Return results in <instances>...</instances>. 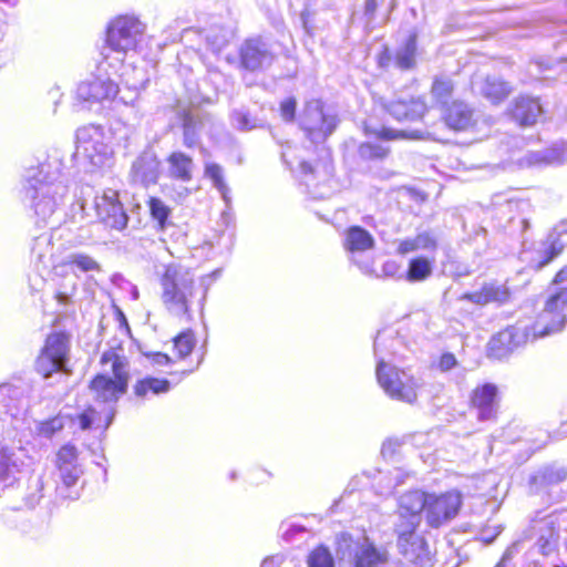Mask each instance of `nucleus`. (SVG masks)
<instances>
[{"instance_id": "obj_1", "label": "nucleus", "mask_w": 567, "mask_h": 567, "mask_svg": "<svg viewBox=\"0 0 567 567\" xmlns=\"http://www.w3.org/2000/svg\"><path fill=\"white\" fill-rule=\"evenodd\" d=\"M566 322L567 287H564L549 295L536 319H519L515 324L494 336L488 343V350L492 357L501 359L519 346L561 331Z\"/></svg>"}, {"instance_id": "obj_2", "label": "nucleus", "mask_w": 567, "mask_h": 567, "mask_svg": "<svg viewBox=\"0 0 567 567\" xmlns=\"http://www.w3.org/2000/svg\"><path fill=\"white\" fill-rule=\"evenodd\" d=\"M554 514L536 513L524 537L515 540L495 567H516L514 558L524 553L525 567H546V559L557 549L559 529Z\"/></svg>"}, {"instance_id": "obj_3", "label": "nucleus", "mask_w": 567, "mask_h": 567, "mask_svg": "<svg viewBox=\"0 0 567 567\" xmlns=\"http://www.w3.org/2000/svg\"><path fill=\"white\" fill-rule=\"evenodd\" d=\"M427 494L415 489L401 495L398 499V520L395 533L398 548L411 563L419 567H432V554L425 539L416 533L425 511Z\"/></svg>"}, {"instance_id": "obj_4", "label": "nucleus", "mask_w": 567, "mask_h": 567, "mask_svg": "<svg viewBox=\"0 0 567 567\" xmlns=\"http://www.w3.org/2000/svg\"><path fill=\"white\" fill-rule=\"evenodd\" d=\"M27 179L29 183L27 195L38 217L37 223L47 224L69 190L63 174V163L58 157H49L37 167H31Z\"/></svg>"}, {"instance_id": "obj_5", "label": "nucleus", "mask_w": 567, "mask_h": 567, "mask_svg": "<svg viewBox=\"0 0 567 567\" xmlns=\"http://www.w3.org/2000/svg\"><path fill=\"white\" fill-rule=\"evenodd\" d=\"M162 302L174 317L189 316L197 299L194 272L179 264L165 266L161 276Z\"/></svg>"}, {"instance_id": "obj_6", "label": "nucleus", "mask_w": 567, "mask_h": 567, "mask_svg": "<svg viewBox=\"0 0 567 567\" xmlns=\"http://www.w3.org/2000/svg\"><path fill=\"white\" fill-rule=\"evenodd\" d=\"M147 43L146 24L135 14H121L110 21L106 29V47L125 56L142 52Z\"/></svg>"}, {"instance_id": "obj_7", "label": "nucleus", "mask_w": 567, "mask_h": 567, "mask_svg": "<svg viewBox=\"0 0 567 567\" xmlns=\"http://www.w3.org/2000/svg\"><path fill=\"white\" fill-rule=\"evenodd\" d=\"M75 156L85 162L89 171L110 167L113 162L110 134L100 125L80 127L76 131Z\"/></svg>"}, {"instance_id": "obj_8", "label": "nucleus", "mask_w": 567, "mask_h": 567, "mask_svg": "<svg viewBox=\"0 0 567 567\" xmlns=\"http://www.w3.org/2000/svg\"><path fill=\"white\" fill-rule=\"evenodd\" d=\"M101 364L105 369L110 365L113 378L105 374L96 375L91 382V390L96 401L114 403L127 389L126 360L114 349H110L102 354Z\"/></svg>"}, {"instance_id": "obj_9", "label": "nucleus", "mask_w": 567, "mask_h": 567, "mask_svg": "<svg viewBox=\"0 0 567 567\" xmlns=\"http://www.w3.org/2000/svg\"><path fill=\"white\" fill-rule=\"evenodd\" d=\"M56 477L54 492L62 499H78L80 497L79 481L83 468L79 462L78 449L65 444L55 456Z\"/></svg>"}, {"instance_id": "obj_10", "label": "nucleus", "mask_w": 567, "mask_h": 567, "mask_svg": "<svg viewBox=\"0 0 567 567\" xmlns=\"http://www.w3.org/2000/svg\"><path fill=\"white\" fill-rule=\"evenodd\" d=\"M377 380L392 399L406 403L415 402L421 383L409 371L400 370L381 358L377 364Z\"/></svg>"}, {"instance_id": "obj_11", "label": "nucleus", "mask_w": 567, "mask_h": 567, "mask_svg": "<svg viewBox=\"0 0 567 567\" xmlns=\"http://www.w3.org/2000/svg\"><path fill=\"white\" fill-rule=\"evenodd\" d=\"M337 556L340 567H378L386 560L385 553L368 537L353 540L343 536L338 544Z\"/></svg>"}, {"instance_id": "obj_12", "label": "nucleus", "mask_w": 567, "mask_h": 567, "mask_svg": "<svg viewBox=\"0 0 567 567\" xmlns=\"http://www.w3.org/2000/svg\"><path fill=\"white\" fill-rule=\"evenodd\" d=\"M70 339L64 332H54L48 336L44 348L37 359V371L44 379L54 373L68 374Z\"/></svg>"}, {"instance_id": "obj_13", "label": "nucleus", "mask_w": 567, "mask_h": 567, "mask_svg": "<svg viewBox=\"0 0 567 567\" xmlns=\"http://www.w3.org/2000/svg\"><path fill=\"white\" fill-rule=\"evenodd\" d=\"M337 115L323 110L318 100L307 103L301 115L300 125L312 143L323 142L336 130Z\"/></svg>"}, {"instance_id": "obj_14", "label": "nucleus", "mask_w": 567, "mask_h": 567, "mask_svg": "<svg viewBox=\"0 0 567 567\" xmlns=\"http://www.w3.org/2000/svg\"><path fill=\"white\" fill-rule=\"evenodd\" d=\"M462 504L458 492H447L441 495L427 494L425 516L431 527H439L452 519Z\"/></svg>"}, {"instance_id": "obj_15", "label": "nucleus", "mask_w": 567, "mask_h": 567, "mask_svg": "<svg viewBox=\"0 0 567 567\" xmlns=\"http://www.w3.org/2000/svg\"><path fill=\"white\" fill-rule=\"evenodd\" d=\"M533 248L528 247L527 240H523L520 259L527 262L530 268L539 270L561 254L565 245L554 231L548 235L546 240L533 244Z\"/></svg>"}, {"instance_id": "obj_16", "label": "nucleus", "mask_w": 567, "mask_h": 567, "mask_svg": "<svg viewBox=\"0 0 567 567\" xmlns=\"http://www.w3.org/2000/svg\"><path fill=\"white\" fill-rule=\"evenodd\" d=\"M94 206L100 221L106 227L116 230H123L126 227L128 217L123 205L118 202L117 192L113 189L105 190L102 195L95 197Z\"/></svg>"}, {"instance_id": "obj_17", "label": "nucleus", "mask_w": 567, "mask_h": 567, "mask_svg": "<svg viewBox=\"0 0 567 567\" xmlns=\"http://www.w3.org/2000/svg\"><path fill=\"white\" fill-rule=\"evenodd\" d=\"M239 54L241 68L248 71L267 69L275 60V53L270 44L261 38L246 40Z\"/></svg>"}, {"instance_id": "obj_18", "label": "nucleus", "mask_w": 567, "mask_h": 567, "mask_svg": "<svg viewBox=\"0 0 567 567\" xmlns=\"http://www.w3.org/2000/svg\"><path fill=\"white\" fill-rule=\"evenodd\" d=\"M121 93L118 85L104 75H92L82 81L76 89V97L87 103H100L114 99Z\"/></svg>"}, {"instance_id": "obj_19", "label": "nucleus", "mask_w": 567, "mask_h": 567, "mask_svg": "<svg viewBox=\"0 0 567 567\" xmlns=\"http://www.w3.org/2000/svg\"><path fill=\"white\" fill-rule=\"evenodd\" d=\"M51 281L54 288V299L59 306L73 307L76 303L79 290V276L74 271L58 274V265L54 264L51 272Z\"/></svg>"}, {"instance_id": "obj_20", "label": "nucleus", "mask_w": 567, "mask_h": 567, "mask_svg": "<svg viewBox=\"0 0 567 567\" xmlns=\"http://www.w3.org/2000/svg\"><path fill=\"white\" fill-rule=\"evenodd\" d=\"M159 161L156 154L148 150L143 152L132 164L130 177L135 184L148 186L157 183Z\"/></svg>"}, {"instance_id": "obj_21", "label": "nucleus", "mask_w": 567, "mask_h": 567, "mask_svg": "<svg viewBox=\"0 0 567 567\" xmlns=\"http://www.w3.org/2000/svg\"><path fill=\"white\" fill-rule=\"evenodd\" d=\"M498 389L493 383H484L473 390L471 403L477 411V416L482 421L492 420L497 412Z\"/></svg>"}, {"instance_id": "obj_22", "label": "nucleus", "mask_w": 567, "mask_h": 567, "mask_svg": "<svg viewBox=\"0 0 567 567\" xmlns=\"http://www.w3.org/2000/svg\"><path fill=\"white\" fill-rule=\"evenodd\" d=\"M9 384L12 386H23V388L25 386L27 388L25 400H28V393L30 391V388L27 383L20 382L19 384H13V383H9ZM28 408H29V401H27V408H25V412H24V416H23L25 420L24 434L27 435V437L23 440V442L28 441V437H29L28 431L32 432L35 436H38L40 439H51L64 427L68 417L62 414H58L54 417H51V419H48L44 421H39V422L34 421V426L31 427L27 420Z\"/></svg>"}, {"instance_id": "obj_23", "label": "nucleus", "mask_w": 567, "mask_h": 567, "mask_svg": "<svg viewBox=\"0 0 567 567\" xmlns=\"http://www.w3.org/2000/svg\"><path fill=\"white\" fill-rule=\"evenodd\" d=\"M511 297L509 289L505 284L496 281L485 284L480 290L466 292L461 296V300H467L478 306L487 303H505Z\"/></svg>"}, {"instance_id": "obj_24", "label": "nucleus", "mask_w": 567, "mask_h": 567, "mask_svg": "<svg viewBox=\"0 0 567 567\" xmlns=\"http://www.w3.org/2000/svg\"><path fill=\"white\" fill-rule=\"evenodd\" d=\"M542 113L543 107L538 99L522 95L513 102L512 115L523 126L535 124Z\"/></svg>"}, {"instance_id": "obj_25", "label": "nucleus", "mask_w": 567, "mask_h": 567, "mask_svg": "<svg viewBox=\"0 0 567 567\" xmlns=\"http://www.w3.org/2000/svg\"><path fill=\"white\" fill-rule=\"evenodd\" d=\"M373 236L361 226H351L344 231L343 247L348 252L361 254L374 248Z\"/></svg>"}, {"instance_id": "obj_26", "label": "nucleus", "mask_w": 567, "mask_h": 567, "mask_svg": "<svg viewBox=\"0 0 567 567\" xmlns=\"http://www.w3.org/2000/svg\"><path fill=\"white\" fill-rule=\"evenodd\" d=\"M446 125L455 131L467 130L474 123L473 110L464 102L455 101L444 111Z\"/></svg>"}, {"instance_id": "obj_27", "label": "nucleus", "mask_w": 567, "mask_h": 567, "mask_svg": "<svg viewBox=\"0 0 567 567\" xmlns=\"http://www.w3.org/2000/svg\"><path fill=\"white\" fill-rule=\"evenodd\" d=\"M439 244L437 235L434 230H422L414 237L401 240L398 245V252L406 255L416 250L433 252Z\"/></svg>"}, {"instance_id": "obj_28", "label": "nucleus", "mask_w": 567, "mask_h": 567, "mask_svg": "<svg viewBox=\"0 0 567 567\" xmlns=\"http://www.w3.org/2000/svg\"><path fill=\"white\" fill-rule=\"evenodd\" d=\"M389 113L398 121L420 120L425 111V102L417 97L410 101H394L388 106Z\"/></svg>"}, {"instance_id": "obj_29", "label": "nucleus", "mask_w": 567, "mask_h": 567, "mask_svg": "<svg viewBox=\"0 0 567 567\" xmlns=\"http://www.w3.org/2000/svg\"><path fill=\"white\" fill-rule=\"evenodd\" d=\"M58 265V274L64 271L100 272L101 265L92 256L84 252H71L63 257Z\"/></svg>"}, {"instance_id": "obj_30", "label": "nucleus", "mask_w": 567, "mask_h": 567, "mask_svg": "<svg viewBox=\"0 0 567 567\" xmlns=\"http://www.w3.org/2000/svg\"><path fill=\"white\" fill-rule=\"evenodd\" d=\"M567 478V468L559 464H549L540 467L532 477L530 485L537 491L542 487L556 485Z\"/></svg>"}, {"instance_id": "obj_31", "label": "nucleus", "mask_w": 567, "mask_h": 567, "mask_svg": "<svg viewBox=\"0 0 567 567\" xmlns=\"http://www.w3.org/2000/svg\"><path fill=\"white\" fill-rule=\"evenodd\" d=\"M194 163L192 157L183 152H173L167 157L168 176L182 182H189L193 178Z\"/></svg>"}, {"instance_id": "obj_32", "label": "nucleus", "mask_w": 567, "mask_h": 567, "mask_svg": "<svg viewBox=\"0 0 567 567\" xmlns=\"http://www.w3.org/2000/svg\"><path fill=\"white\" fill-rule=\"evenodd\" d=\"M181 117L183 121V143L186 147H195L199 142V132L203 126L199 112L184 110Z\"/></svg>"}, {"instance_id": "obj_33", "label": "nucleus", "mask_w": 567, "mask_h": 567, "mask_svg": "<svg viewBox=\"0 0 567 567\" xmlns=\"http://www.w3.org/2000/svg\"><path fill=\"white\" fill-rule=\"evenodd\" d=\"M512 91L507 82L495 76H487L480 87L482 95L493 104L503 102Z\"/></svg>"}, {"instance_id": "obj_34", "label": "nucleus", "mask_w": 567, "mask_h": 567, "mask_svg": "<svg viewBox=\"0 0 567 567\" xmlns=\"http://www.w3.org/2000/svg\"><path fill=\"white\" fill-rule=\"evenodd\" d=\"M398 343L396 331L394 329L385 328L378 331L373 346L377 363L381 358L383 362H385L386 355L395 353Z\"/></svg>"}, {"instance_id": "obj_35", "label": "nucleus", "mask_w": 567, "mask_h": 567, "mask_svg": "<svg viewBox=\"0 0 567 567\" xmlns=\"http://www.w3.org/2000/svg\"><path fill=\"white\" fill-rule=\"evenodd\" d=\"M169 389L171 382L168 380L148 377L136 382L134 393L137 398L147 400L153 395L166 393Z\"/></svg>"}, {"instance_id": "obj_36", "label": "nucleus", "mask_w": 567, "mask_h": 567, "mask_svg": "<svg viewBox=\"0 0 567 567\" xmlns=\"http://www.w3.org/2000/svg\"><path fill=\"white\" fill-rule=\"evenodd\" d=\"M48 489V483L44 482L43 476L32 475L29 480L27 492L23 496L24 505L28 508H34L44 498V491Z\"/></svg>"}, {"instance_id": "obj_37", "label": "nucleus", "mask_w": 567, "mask_h": 567, "mask_svg": "<svg viewBox=\"0 0 567 567\" xmlns=\"http://www.w3.org/2000/svg\"><path fill=\"white\" fill-rule=\"evenodd\" d=\"M416 54V34L412 33L405 43L398 49L395 54V65L402 70L412 69L415 64Z\"/></svg>"}, {"instance_id": "obj_38", "label": "nucleus", "mask_w": 567, "mask_h": 567, "mask_svg": "<svg viewBox=\"0 0 567 567\" xmlns=\"http://www.w3.org/2000/svg\"><path fill=\"white\" fill-rule=\"evenodd\" d=\"M109 133L120 146L127 148L135 137V127L123 123L122 121H114L111 124Z\"/></svg>"}, {"instance_id": "obj_39", "label": "nucleus", "mask_w": 567, "mask_h": 567, "mask_svg": "<svg viewBox=\"0 0 567 567\" xmlns=\"http://www.w3.org/2000/svg\"><path fill=\"white\" fill-rule=\"evenodd\" d=\"M205 175L212 179L214 186L217 188L225 203H228L230 200V189L224 181L223 168L215 163L206 164Z\"/></svg>"}, {"instance_id": "obj_40", "label": "nucleus", "mask_w": 567, "mask_h": 567, "mask_svg": "<svg viewBox=\"0 0 567 567\" xmlns=\"http://www.w3.org/2000/svg\"><path fill=\"white\" fill-rule=\"evenodd\" d=\"M432 274L431 261L424 257L413 258L409 264L408 279L410 281L425 280Z\"/></svg>"}, {"instance_id": "obj_41", "label": "nucleus", "mask_w": 567, "mask_h": 567, "mask_svg": "<svg viewBox=\"0 0 567 567\" xmlns=\"http://www.w3.org/2000/svg\"><path fill=\"white\" fill-rule=\"evenodd\" d=\"M532 157H536L535 163L546 162L548 164L559 165L567 161V144H556L550 150L546 151L545 155L540 157L539 154H530Z\"/></svg>"}, {"instance_id": "obj_42", "label": "nucleus", "mask_w": 567, "mask_h": 567, "mask_svg": "<svg viewBox=\"0 0 567 567\" xmlns=\"http://www.w3.org/2000/svg\"><path fill=\"white\" fill-rule=\"evenodd\" d=\"M309 567H334V559L324 546L315 548L308 557Z\"/></svg>"}, {"instance_id": "obj_43", "label": "nucleus", "mask_w": 567, "mask_h": 567, "mask_svg": "<svg viewBox=\"0 0 567 567\" xmlns=\"http://www.w3.org/2000/svg\"><path fill=\"white\" fill-rule=\"evenodd\" d=\"M279 530L282 539L287 543L301 539L308 533V529L305 525L296 522L281 523Z\"/></svg>"}, {"instance_id": "obj_44", "label": "nucleus", "mask_w": 567, "mask_h": 567, "mask_svg": "<svg viewBox=\"0 0 567 567\" xmlns=\"http://www.w3.org/2000/svg\"><path fill=\"white\" fill-rule=\"evenodd\" d=\"M196 340L192 331L179 333L174 339V348L178 353L179 359L186 358L193 351Z\"/></svg>"}, {"instance_id": "obj_45", "label": "nucleus", "mask_w": 567, "mask_h": 567, "mask_svg": "<svg viewBox=\"0 0 567 567\" xmlns=\"http://www.w3.org/2000/svg\"><path fill=\"white\" fill-rule=\"evenodd\" d=\"M358 152L363 159H382L388 156L389 148L382 144L367 142L359 146Z\"/></svg>"}, {"instance_id": "obj_46", "label": "nucleus", "mask_w": 567, "mask_h": 567, "mask_svg": "<svg viewBox=\"0 0 567 567\" xmlns=\"http://www.w3.org/2000/svg\"><path fill=\"white\" fill-rule=\"evenodd\" d=\"M453 92V83L450 79H435L432 85V95L441 104H446Z\"/></svg>"}, {"instance_id": "obj_47", "label": "nucleus", "mask_w": 567, "mask_h": 567, "mask_svg": "<svg viewBox=\"0 0 567 567\" xmlns=\"http://www.w3.org/2000/svg\"><path fill=\"white\" fill-rule=\"evenodd\" d=\"M148 206L152 217L157 220L161 228H164L171 214L169 207L156 197H151Z\"/></svg>"}, {"instance_id": "obj_48", "label": "nucleus", "mask_w": 567, "mask_h": 567, "mask_svg": "<svg viewBox=\"0 0 567 567\" xmlns=\"http://www.w3.org/2000/svg\"><path fill=\"white\" fill-rule=\"evenodd\" d=\"M567 69V58L559 61H549V60H540L530 64L529 72L532 74L544 73L546 71L555 70L557 72H563Z\"/></svg>"}, {"instance_id": "obj_49", "label": "nucleus", "mask_w": 567, "mask_h": 567, "mask_svg": "<svg viewBox=\"0 0 567 567\" xmlns=\"http://www.w3.org/2000/svg\"><path fill=\"white\" fill-rule=\"evenodd\" d=\"M230 120L233 126L241 131H249L257 126L255 120L251 118L249 114L243 110L234 111L231 113Z\"/></svg>"}, {"instance_id": "obj_50", "label": "nucleus", "mask_w": 567, "mask_h": 567, "mask_svg": "<svg viewBox=\"0 0 567 567\" xmlns=\"http://www.w3.org/2000/svg\"><path fill=\"white\" fill-rule=\"evenodd\" d=\"M297 101L290 96L280 103V115L286 122H292L296 115Z\"/></svg>"}, {"instance_id": "obj_51", "label": "nucleus", "mask_w": 567, "mask_h": 567, "mask_svg": "<svg viewBox=\"0 0 567 567\" xmlns=\"http://www.w3.org/2000/svg\"><path fill=\"white\" fill-rule=\"evenodd\" d=\"M364 133L367 135H374L378 138L382 140H395L401 136V133L393 131L391 128L381 127L380 130H371L368 125L364 126Z\"/></svg>"}, {"instance_id": "obj_52", "label": "nucleus", "mask_w": 567, "mask_h": 567, "mask_svg": "<svg viewBox=\"0 0 567 567\" xmlns=\"http://www.w3.org/2000/svg\"><path fill=\"white\" fill-rule=\"evenodd\" d=\"M220 272L221 270L220 269H216L214 270L213 272H210L209 275L207 276H204L200 280V286L203 287V292H202V296L199 297L198 299V302L202 305V302L204 301V299L206 298V293H207V290L209 288V286L217 279L219 278L220 276Z\"/></svg>"}, {"instance_id": "obj_53", "label": "nucleus", "mask_w": 567, "mask_h": 567, "mask_svg": "<svg viewBox=\"0 0 567 567\" xmlns=\"http://www.w3.org/2000/svg\"><path fill=\"white\" fill-rule=\"evenodd\" d=\"M50 245L49 237L41 235L34 239V245L32 247V256H34L39 261H42L44 254L40 250L41 247H48Z\"/></svg>"}, {"instance_id": "obj_54", "label": "nucleus", "mask_w": 567, "mask_h": 567, "mask_svg": "<svg viewBox=\"0 0 567 567\" xmlns=\"http://www.w3.org/2000/svg\"><path fill=\"white\" fill-rule=\"evenodd\" d=\"M456 358L450 352L442 354L439 361V368L444 372L450 371L452 368L456 367Z\"/></svg>"}, {"instance_id": "obj_55", "label": "nucleus", "mask_w": 567, "mask_h": 567, "mask_svg": "<svg viewBox=\"0 0 567 567\" xmlns=\"http://www.w3.org/2000/svg\"><path fill=\"white\" fill-rule=\"evenodd\" d=\"M94 414L95 411L93 409H87L78 416L79 424L82 430H87L91 427L94 421Z\"/></svg>"}, {"instance_id": "obj_56", "label": "nucleus", "mask_w": 567, "mask_h": 567, "mask_svg": "<svg viewBox=\"0 0 567 567\" xmlns=\"http://www.w3.org/2000/svg\"><path fill=\"white\" fill-rule=\"evenodd\" d=\"M207 41L214 51H220L228 42L225 35L213 38L210 34L207 35Z\"/></svg>"}, {"instance_id": "obj_57", "label": "nucleus", "mask_w": 567, "mask_h": 567, "mask_svg": "<svg viewBox=\"0 0 567 567\" xmlns=\"http://www.w3.org/2000/svg\"><path fill=\"white\" fill-rule=\"evenodd\" d=\"M151 359V362L155 365H167L172 362V359L162 352H156L147 355Z\"/></svg>"}, {"instance_id": "obj_58", "label": "nucleus", "mask_w": 567, "mask_h": 567, "mask_svg": "<svg viewBox=\"0 0 567 567\" xmlns=\"http://www.w3.org/2000/svg\"><path fill=\"white\" fill-rule=\"evenodd\" d=\"M377 8H378L377 0H365L364 16L367 17L368 22H370L374 18Z\"/></svg>"}, {"instance_id": "obj_59", "label": "nucleus", "mask_w": 567, "mask_h": 567, "mask_svg": "<svg viewBox=\"0 0 567 567\" xmlns=\"http://www.w3.org/2000/svg\"><path fill=\"white\" fill-rule=\"evenodd\" d=\"M300 168H301V172L306 175L307 179L305 181L306 185L309 187L311 185V175L313 174L315 169L313 167L307 163V162H301L300 163Z\"/></svg>"}, {"instance_id": "obj_60", "label": "nucleus", "mask_w": 567, "mask_h": 567, "mask_svg": "<svg viewBox=\"0 0 567 567\" xmlns=\"http://www.w3.org/2000/svg\"><path fill=\"white\" fill-rule=\"evenodd\" d=\"M133 87H134V89H133L132 91H130V95H126V96H125V95H123V94H122V95L120 96V100H121L124 104H126V105H127V104L133 103V102L137 99V95H138V92H137V84H136V83H134V84H133Z\"/></svg>"}, {"instance_id": "obj_61", "label": "nucleus", "mask_w": 567, "mask_h": 567, "mask_svg": "<svg viewBox=\"0 0 567 567\" xmlns=\"http://www.w3.org/2000/svg\"><path fill=\"white\" fill-rule=\"evenodd\" d=\"M502 532V527L499 525L494 527V533L491 534L488 529L484 530L482 533V538L485 543H491L494 540V538Z\"/></svg>"}, {"instance_id": "obj_62", "label": "nucleus", "mask_w": 567, "mask_h": 567, "mask_svg": "<svg viewBox=\"0 0 567 567\" xmlns=\"http://www.w3.org/2000/svg\"><path fill=\"white\" fill-rule=\"evenodd\" d=\"M567 281V266L561 268L554 278V284L559 285Z\"/></svg>"}, {"instance_id": "obj_63", "label": "nucleus", "mask_w": 567, "mask_h": 567, "mask_svg": "<svg viewBox=\"0 0 567 567\" xmlns=\"http://www.w3.org/2000/svg\"><path fill=\"white\" fill-rule=\"evenodd\" d=\"M399 477L400 473L396 471L394 477L389 478L388 493H391L392 489L402 482Z\"/></svg>"}, {"instance_id": "obj_64", "label": "nucleus", "mask_w": 567, "mask_h": 567, "mask_svg": "<svg viewBox=\"0 0 567 567\" xmlns=\"http://www.w3.org/2000/svg\"><path fill=\"white\" fill-rule=\"evenodd\" d=\"M6 22L0 19V42L2 41L6 32Z\"/></svg>"}]
</instances>
